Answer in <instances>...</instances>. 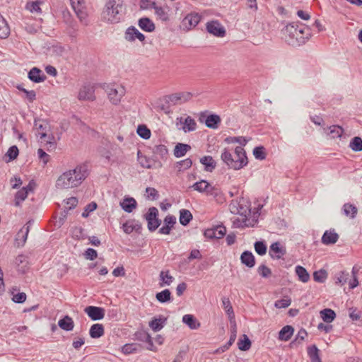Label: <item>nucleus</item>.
I'll return each mask as SVG.
<instances>
[{
  "label": "nucleus",
  "instance_id": "1",
  "mask_svg": "<svg viewBox=\"0 0 362 362\" xmlns=\"http://www.w3.org/2000/svg\"><path fill=\"white\" fill-rule=\"evenodd\" d=\"M89 170L86 164L77 165L74 170L62 173L56 182L59 189H69L77 187L88 176Z\"/></svg>",
  "mask_w": 362,
  "mask_h": 362
},
{
  "label": "nucleus",
  "instance_id": "2",
  "mask_svg": "<svg viewBox=\"0 0 362 362\" xmlns=\"http://www.w3.org/2000/svg\"><path fill=\"white\" fill-rule=\"evenodd\" d=\"M286 42L293 46L298 47L304 45L311 37V32L308 27L303 24H288L284 30Z\"/></svg>",
  "mask_w": 362,
  "mask_h": 362
},
{
  "label": "nucleus",
  "instance_id": "3",
  "mask_svg": "<svg viewBox=\"0 0 362 362\" xmlns=\"http://www.w3.org/2000/svg\"><path fill=\"white\" fill-rule=\"evenodd\" d=\"M124 10L123 0H106L102 11V18L109 23H118L124 18Z\"/></svg>",
  "mask_w": 362,
  "mask_h": 362
},
{
  "label": "nucleus",
  "instance_id": "4",
  "mask_svg": "<svg viewBox=\"0 0 362 362\" xmlns=\"http://www.w3.org/2000/svg\"><path fill=\"white\" fill-rule=\"evenodd\" d=\"M236 158L233 157L228 149L224 148L221 155V158L226 165L233 170H240L248 163L246 152L242 146L235 148Z\"/></svg>",
  "mask_w": 362,
  "mask_h": 362
},
{
  "label": "nucleus",
  "instance_id": "5",
  "mask_svg": "<svg viewBox=\"0 0 362 362\" xmlns=\"http://www.w3.org/2000/svg\"><path fill=\"white\" fill-rule=\"evenodd\" d=\"M103 88L107 92L108 98L113 105L119 104L122 97L124 95V89L122 86L104 84Z\"/></svg>",
  "mask_w": 362,
  "mask_h": 362
},
{
  "label": "nucleus",
  "instance_id": "6",
  "mask_svg": "<svg viewBox=\"0 0 362 362\" xmlns=\"http://www.w3.org/2000/svg\"><path fill=\"white\" fill-rule=\"evenodd\" d=\"M158 216V210L154 206L150 207L148 212L144 215L147 221L148 229L151 232L155 231L161 224V220Z\"/></svg>",
  "mask_w": 362,
  "mask_h": 362
},
{
  "label": "nucleus",
  "instance_id": "7",
  "mask_svg": "<svg viewBox=\"0 0 362 362\" xmlns=\"http://www.w3.org/2000/svg\"><path fill=\"white\" fill-rule=\"evenodd\" d=\"M202 19V16L197 12H190L182 21V25L184 29L189 30L196 27Z\"/></svg>",
  "mask_w": 362,
  "mask_h": 362
},
{
  "label": "nucleus",
  "instance_id": "8",
  "mask_svg": "<svg viewBox=\"0 0 362 362\" xmlns=\"http://www.w3.org/2000/svg\"><path fill=\"white\" fill-rule=\"evenodd\" d=\"M78 98L80 100L94 101L95 100V86L90 83L83 86L78 92Z\"/></svg>",
  "mask_w": 362,
  "mask_h": 362
},
{
  "label": "nucleus",
  "instance_id": "9",
  "mask_svg": "<svg viewBox=\"0 0 362 362\" xmlns=\"http://www.w3.org/2000/svg\"><path fill=\"white\" fill-rule=\"evenodd\" d=\"M207 32L216 37H223L226 35V30L218 21H211L206 23Z\"/></svg>",
  "mask_w": 362,
  "mask_h": 362
},
{
  "label": "nucleus",
  "instance_id": "10",
  "mask_svg": "<svg viewBox=\"0 0 362 362\" xmlns=\"http://www.w3.org/2000/svg\"><path fill=\"white\" fill-rule=\"evenodd\" d=\"M192 97L190 92L175 93L166 96L167 101L173 105L182 103L189 101Z\"/></svg>",
  "mask_w": 362,
  "mask_h": 362
},
{
  "label": "nucleus",
  "instance_id": "11",
  "mask_svg": "<svg viewBox=\"0 0 362 362\" xmlns=\"http://www.w3.org/2000/svg\"><path fill=\"white\" fill-rule=\"evenodd\" d=\"M226 233V228L223 226H216L205 230L204 235L209 239H220Z\"/></svg>",
  "mask_w": 362,
  "mask_h": 362
},
{
  "label": "nucleus",
  "instance_id": "12",
  "mask_svg": "<svg viewBox=\"0 0 362 362\" xmlns=\"http://www.w3.org/2000/svg\"><path fill=\"white\" fill-rule=\"evenodd\" d=\"M84 312L92 320H100L104 318L105 310L103 308L96 306H87Z\"/></svg>",
  "mask_w": 362,
  "mask_h": 362
},
{
  "label": "nucleus",
  "instance_id": "13",
  "mask_svg": "<svg viewBox=\"0 0 362 362\" xmlns=\"http://www.w3.org/2000/svg\"><path fill=\"white\" fill-rule=\"evenodd\" d=\"M30 221H28L20 230L17 233L15 238L16 245L18 247H23L27 240L30 230Z\"/></svg>",
  "mask_w": 362,
  "mask_h": 362
},
{
  "label": "nucleus",
  "instance_id": "14",
  "mask_svg": "<svg viewBox=\"0 0 362 362\" xmlns=\"http://www.w3.org/2000/svg\"><path fill=\"white\" fill-rule=\"evenodd\" d=\"M124 38L129 42H133L136 39L143 42L145 40V36L138 29L134 26L129 27L125 32Z\"/></svg>",
  "mask_w": 362,
  "mask_h": 362
},
{
  "label": "nucleus",
  "instance_id": "15",
  "mask_svg": "<svg viewBox=\"0 0 362 362\" xmlns=\"http://www.w3.org/2000/svg\"><path fill=\"white\" fill-rule=\"evenodd\" d=\"M286 253V248L282 247L279 242H275L270 245L269 255L272 258L281 259Z\"/></svg>",
  "mask_w": 362,
  "mask_h": 362
},
{
  "label": "nucleus",
  "instance_id": "16",
  "mask_svg": "<svg viewBox=\"0 0 362 362\" xmlns=\"http://www.w3.org/2000/svg\"><path fill=\"white\" fill-rule=\"evenodd\" d=\"M28 77L31 81L36 83L43 82L47 78L42 71L37 67L32 68L28 72Z\"/></svg>",
  "mask_w": 362,
  "mask_h": 362
},
{
  "label": "nucleus",
  "instance_id": "17",
  "mask_svg": "<svg viewBox=\"0 0 362 362\" xmlns=\"http://www.w3.org/2000/svg\"><path fill=\"white\" fill-rule=\"evenodd\" d=\"M338 239L339 235L335 232L334 229H330L324 233L321 240L324 245H329L336 243Z\"/></svg>",
  "mask_w": 362,
  "mask_h": 362
},
{
  "label": "nucleus",
  "instance_id": "18",
  "mask_svg": "<svg viewBox=\"0 0 362 362\" xmlns=\"http://www.w3.org/2000/svg\"><path fill=\"white\" fill-rule=\"evenodd\" d=\"M230 211L233 214H239V215L245 217L243 222L245 223L247 221V213L250 211V209H249V207L247 206H244L241 203H237V204H231L230 205Z\"/></svg>",
  "mask_w": 362,
  "mask_h": 362
},
{
  "label": "nucleus",
  "instance_id": "19",
  "mask_svg": "<svg viewBox=\"0 0 362 362\" xmlns=\"http://www.w3.org/2000/svg\"><path fill=\"white\" fill-rule=\"evenodd\" d=\"M120 206L125 212L131 213L136 208L137 203L133 197H124V199L120 202Z\"/></svg>",
  "mask_w": 362,
  "mask_h": 362
},
{
  "label": "nucleus",
  "instance_id": "20",
  "mask_svg": "<svg viewBox=\"0 0 362 362\" xmlns=\"http://www.w3.org/2000/svg\"><path fill=\"white\" fill-rule=\"evenodd\" d=\"M58 326L63 330L70 332L74 327V322L71 317L65 315L58 321Z\"/></svg>",
  "mask_w": 362,
  "mask_h": 362
},
{
  "label": "nucleus",
  "instance_id": "21",
  "mask_svg": "<svg viewBox=\"0 0 362 362\" xmlns=\"http://www.w3.org/2000/svg\"><path fill=\"white\" fill-rule=\"evenodd\" d=\"M241 263L249 268H252L255 264V259L250 251L245 250L240 255Z\"/></svg>",
  "mask_w": 362,
  "mask_h": 362
},
{
  "label": "nucleus",
  "instance_id": "22",
  "mask_svg": "<svg viewBox=\"0 0 362 362\" xmlns=\"http://www.w3.org/2000/svg\"><path fill=\"white\" fill-rule=\"evenodd\" d=\"M138 25L141 30L146 32H153L156 28L154 23L147 17L140 18Z\"/></svg>",
  "mask_w": 362,
  "mask_h": 362
},
{
  "label": "nucleus",
  "instance_id": "23",
  "mask_svg": "<svg viewBox=\"0 0 362 362\" xmlns=\"http://www.w3.org/2000/svg\"><path fill=\"white\" fill-rule=\"evenodd\" d=\"M221 122V117L218 115L211 114L206 117L204 123L207 127L216 129L218 127Z\"/></svg>",
  "mask_w": 362,
  "mask_h": 362
},
{
  "label": "nucleus",
  "instance_id": "24",
  "mask_svg": "<svg viewBox=\"0 0 362 362\" xmlns=\"http://www.w3.org/2000/svg\"><path fill=\"white\" fill-rule=\"evenodd\" d=\"M104 333V326L102 324H94L89 329L90 337L93 339L100 338L103 336Z\"/></svg>",
  "mask_w": 362,
  "mask_h": 362
},
{
  "label": "nucleus",
  "instance_id": "25",
  "mask_svg": "<svg viewBox=\"0 0 362 362\" xmlns=\"http://www.w3.org/2000/svg\"><path fill=\"white\" fill-rule=\"evenodd\" d=\"M151 5L153 6V8L155 11V14L159 18L160 20L163 22L170 21L168 12L165 9V8L158 6L156 3H153Z\"/></svg>",
  "mask_w": 362,
  "mask_h": 362
},
{
  "label": "nucleus",
  "instance_id": "26",
  "mask_svg": "<svg viewBox=\"0 0 362 362\" xmlns=\"http://www.w3.org/2000/svg\"><path fill=\"white\" fill-rule=\"evenodd\" d=\"M167 321V318L163 316H160L159 318L154 317L149 322V327L154 331L158 332L163 329L164 325H165Z\"/></svg>",
  "mask_w": 362,
  "mask_h": 362
},
{
  "label": "nucleus",
  "instance_id": "27",
  "mask_svg": "<svg viewBox=\"0 0 362 362\" xmlns=\"http://www.w3.org/2000/svg\"><path fill=\"white\" fill-rule=\"evenodd\" d=\"M200 163L204 165V170L207 172H212L216 166V163L210 156H205L201 158Z\"/></svg>",
  "mask_w": 362,
  "mask_h": 362
},
{
  "label": "nucleus",
  "instance_id": "28",
  "mask_svg": "<svg viewBox=\"0 0 362 362\" xmlns=\"http://www.w3.org/2000/svg\"><path fill=\"white\" fill-rule=\"evenodd\" d=\"M154 156L159 157L160 159L165 160L168 158V150L165 145H156L152 150Z\"/></svg>",
  "mask_w": 362,
  "mask_h": 362
},
{
  "label": "nucleus",
  "instance_id": "29",
  "mask_svg": "<svg viewBox=\"0 0 362 362\" xmlns=\"http://www.w3.org/2000/svg\"><path fill=\"white\" fill-rule=\"evenodd\" d=\"M294 332V329L291 325L284 326L279 332V339L281 341H288Z\"/></svg>",
  "mask_w": 362,
  "mask_h": 362
},
{
  "label": "nucleus",
  "instance_id": "30",
  "mask_svg": "<svg viewBox=\"0 0 362 362\" xmlns=\"http://www.w3.org/2000/svg\"><path fill=\"white\" fill-rule=\"evenodd\" d=\"M191 149V146L187 144L177 143L174 148V156L176 158L184 156Z\"/></svg>",
  "mask_w": 362,
  "mask_h": 362
},
{
  "label": "nucleus",
  "instance_id": "31",
  "mask_svg": "<svg viewBox=\"0 0 362 362\" xmlns=\"http://www.w3.org/2000/svg\"><path fill=\"white\" fill-rule=\"evenodd\" d=\"M180 123H183L184 126L182 127V129L185 132H192L197 128V123L195 120L192 118L190 116H187L184 122H182V118H180Z\"/></svg>",
  "mask_w": 362,
  "mask_h": 362
},
{
  "label": "nucleus",
  "instance_id": "32",
  "mask_svg": "<svg viewBox=\"0 0 362 362\" xmlns=\"http://www.w3.org/2000/svg\"><path fill=\"white\" fill-rule=\"evenodd\" d=\"M193 216L190 211L182 209L180 211L179 221L182 226H186L192 220Z\"/></svg>",
  "mask_w": 362,
  "mask_h": 362
},
{
  "label": "nucleus",
  "instance_id": "33",
  "mask_svg": "<svg viewBox=\"0 0 362 362\" xmlns=\"http://www.w3.org/2000/svg\"><path fill=\"white\" fill-rule=\"evenodd\" d=\"M182 322L192 329H196L200 327V323L197 322V319L192 315H185L182 317Z\"/></svg>",
  "mask_w": 362,
  "mask_h": 362
},
{
  "label": "nucleus",
  "instance_id": "34",
  "mask_svg": "<svg viewBox=\"0 0 362 362\" xmlns=\"http://www.w3.org/2000/svg\"><path fill=\"white\" fill-rule=\"evenodd\" d=\"M308 355L311 362H322L320 357V350L313 344L308 347Z\"/></svg>",
  "mask_w": 362,
  "mask_h": 362
},
{
  "label": "nucleus",
  "instance_id": "35",
  "mask_svg": "<svg viewBox=\"0 0 362 362\" xmlns=\"http://www.w3.org/2000/svg\"><path fill=\"white\" fill-rule=\"evenodd\" d=\"M320 317L326 323L332 322L336 317L335 312L330 308H325L320 311Z\"/></svg>",
  "mask_w": 362,
  "mask_h": 362
},
{
  "label": "nucleus",
  "instance_id": "36",
  "mask_svg": "<svg viewBox=\"0 0 362 362\" xmlns=\"http://www.w3.org/2000/svg\"><path fill=\"white\" fill-rule=\"evenodd\" d=\"M295 272H296V275L298 277L299 281H300L303 283H306L309 281L310 274L307 272L305 268H304L303 267H302L300 265L296 266L295 268Z\"/></svg>",
  "mask_w": 362,
  "mask_h": 362
},
{
  "label": "nucleus",
  "instance_id": "37",
  "mask_svg": "<svg viewBox=\"0 0 362 362\" xmlns=\"http://www.w3.org/2000/svg\"><path fill=\"white\" fill-rule=\"evenodd\" d=\"M18 290L17 287H13L10 290L11 295L12 296L11 299L16 303H23L26 300L27 296L24 292H19L15 294L14 291Z\"/></svg>",
  "mask_w": 362,
  "mask_h": 362
},
{
  "label": "nucleus",
  "instance_id": "38",
  "mask_svg": "<svg viewBox=\"0 0 362 362\" xmlns=\"http://www.w3.org/2000/svg\"><path fill=\"white\" fill-rule=\"evenodd\" d=\"M10 34V28L6 21L3 18L0 13V38L5 39L8 37Z\"/></svg>",
  "mask_w": 362,
  "mask_h": 362
},
{
  "label": "nucleus",
  "instance_id": "39",
  "mask_svg": "<svg viewBox=\"0 0 362 362\" xmlns=\"http://www.w3.org/2000/svg\"><path fill=\"white\" fill-rule=\"evenodd\" d=\"M191 188H193L194 190L199 192H208L210 184L205 180H201L199 182H196L193 185L190 187Z\"/></svg>",
  "mask_w": 362,
  "mask_h": 362
},
{
  "label": "nucleus",
  "instance_id": "40",
  "mask_svg": "<svg viewBox=\"0 0 362 362\" xmlns=\"http://www.w3.org/2000/svg\"><path fill=\"white\" fill-rule=\"evenodd\" d=\"M42 4L41 1H28L25 8L33 13H41L42 9L40 5Z\"/></svg>",
  "mask_w": 362,
  "mask_h": 362
},
{
  "label": "nucleus",
  "instance_id": "41",
  "mask_svg": "<svg viewBox=\"0 0 362 362\" xmlns=\"http://www.w3.org/2000/svg\"><path fill=\"white\" fill-rule=\"evenodd\" d=\"M137 160L142 168L147 169L152 168L151 160L144 155L140 151L137 152Z\"/></svg>",
  "mask_w": 362,
  "mask_h": 362
},
{
  "label": "nucleus",
  "instance_id": "42",
  "mask_svg": "<svg viewBox=\"0 0 362 362\" xmlns=\"http://www.w3.org/2000/svg\"><path fill=\"white\" fill-rule=\"evenodd\" d=\"M156 300L161 303H167L171 300V292L169 289H165L156 295Z\"/></svg>",
  "mask_w": 362,
  "mask_h": 362
},
{
  "label": "nucleus",
  "instance_id": "43",
  "mask_svg": "<svg viewBox=\"0 0 362 362\" xmlns=\"http://www.w3.org/2000/svg\"><path fill=\"white\" fill-rule=\"evenodd\" d=\"M343 210H344V214L346 216H349L351 218H354L356 217V216L357 214V211H358L357 208L354 205L349 204V203H346V204H344Z\"/></svg>",
  "mask_w": 362,
  "mask_h": 362
},
{
  "label": "nucleus",
  "instance_id": "44",
  "mask_svg": "<svg viewBox=\"0 0 362 362\" xmlns=\"http://www.w3.org/2000/svg\"><path fill=\"white\" fill-rule=\"evenodd\" d=\"M222 304L224 310H226V313L228 314L230 320L235 317V314L233 312V307L231 305L230 301L228 298L223 297L222 298Z\"/></svg>",
  "mask_w": 362,
  "mask_h": 362
},
{
  "label": "nucleus",
  "instance_id": "45",
  "mask_svg": "<svg viewBox=\"0 0 362 362\" xmlns=\"http://www.w3.org/2000/svg\"><path fill=\"white\" fill-rule=\"evenodd\" d=\"M238 349L241 351H247L251 347V341L246 334L243 335L238 342Z\"/></svg>",
  "mask_w": 362,
  "mask_h": 362
},
{
  "label": "nucleus",
  "instance_id": "46",
  "mask_svg": "<svg viewBox=\"0 0 362 362\" xmlns=\"http://www.w3.org/2000/svg\"><path fill=\"white\" fill-rule=\"evenodd\" d=\"M330 135L332 139L340 138L344 133V129L339 125H332L329 127Z\"/></svg>",
  "mask_w": 362,
  "mask_h": 362
},
{
  "label": "nucleus",
  "instance_id": "47",
  "mask_svg": "<svg viewBox=\"0 0 362 362\" xmlns=\"http://www.w3.org/2000/svg\"><path fill=\"white\" fill-rule=\"evenodd\" d=\"M349 147L355 152L362 151V139L359 136L354 137L349 144Z\"/></svg>",
  "mask_w": 362,
  "mask_h": 362
},
{
  "label": "nucleus",
  "instance_id": "48",
  "mask_svg": "<svg viewBox=\"0 0 362 362\" xmlns=\"http://www.w3.org/2000/svg\"><path fill=\"white\" fill-rule=\"evenodd\" d=\"M137 339L146 342L148 344V349L152 350L153 346V341L150 334L147 332H140L136 334Z\"/></svg>",
  "mask_w": 362,
  "mask_h": 362
},
{
  "label": "nucleus",
  "instance_id": "49",
  "mask_svg": "<svg viewBox=\"0 0 362 362\" xmlns=\"http://www.w3.org/2000/svg\"><path fill=\"white\" fill-rule=\"evenodd\" d=\"M192 165V160L187 158L185 160L178 161L176 163V167L177 168L178 172L185 171L189 168H190Z\"/></svg>",
  "mask_w": 362,
  "mask_h": 362
},
{
  "label": "nucleus",
  "instance_id": "50",
  "mask_svg": "<svg viewBox=\"0 0 362 362\" xmlns=\"http://www.w3.org/2000/svg\"><path fill=\"white\" fill-rule=\"evenodd\" d=\"M28 197V189L22 188L18 191L15 195V205L19 206L21 202L24 201Z\"/></svg>",
  "mask_w": 362,
  "mask_h": 362
},
{
  "label": "nucleus",
  "instance_id": "51",
  "mask_svg": "<svg viewBox=\"0 0 362 362\" xmlns=\"http://www.w3.org/2000/svg\"><path fill=\"white\" fill-rule=\"evenodd\" d=\"M136 132L139 136L144 139H149L151 135L150 129L144 124L139 125L137 127Z\"/></svg>",
  "mask_w": 362,
  "mask_h": 362
},
{
  "label": "nucleus",
  "instance_id": "52",
  "mask_svg": "<svg viewBox=\"0 0 362 362\" xmlns=\"http://www.w3.org/2000/svg\"><path fill=\"white\" fill-rule=\"evenodd\" d=\"M327 278V273L325 269H320L313 273V279L316 282L324 283Z\"/></svg>",
  "mask_w": 362,
  "mask_h": 362
},
{
  "label": "nucleus",
  "instance_id": "53",
  "mask_svg": "<svg viewBox=\"0 0 362 362\" xmlns=\"http://www.w3.org/2000/svg\"><path fill=\"white\" fill-rule=\"evenodd\" d=\"M358 271H359V269L356 266L353 267L352 271H351L352 279H351L349 283V288L351 289L356 288L358 285V278L356 276Z\"/></svg>",
  "mask_w": 362,
  "mask_h": 362
},
{
  "label": "nucleus",
  "instance_id": "54",
  "mask_svg": "<svg viewBox=\"0 0 362 362\" xmlns=\"http://www.w3.org/2000/svg\"><path fill=\"white\" fill-rule=\"evenodd\" d=\"M308 335V332H306L305 329H300L296 338L294 339L293 341H291V345L293 346V345H295V344H300L302 343V341L305 339V338L307 337Z\"/></svg>",
  "mask_w": 362,
  "mask_h": 362
},
{
  "label": "nucleus",
  "instance_id": "55",
  "mask_svg": "<svg viewBox=\"0 0 362 362\" xmlns=\"http://www.w3.org/2000/svg\"><path fill=\"white\" fill-rule=\"evenodd\" d=\"M225 141L228 144L239 143L241 146H245L247 143V139L243 136H228L226 138Z\"/></svg>",
  "mask_w": 362,
  "mask_h": 362
},
{
  "label": "nucleus",
  "instance_id": "56",
  "mask_svg": "<svg viewBox=\"0 0 362 362\" xmlns=\"http://www.w3.org/2000/svg\"><path fill=\"white\" fill-rule=\"evenodd\" d=\"M255 252L262 256L266 254L267 252V245L263 241H257L255 242Z\"/></svg>",
  "mask_w": 362,
  "mask_h": 362
},
{
  "label": "nucleus",
  "instance_id": "57",
  "mask_svg": "<svg viewBox=\"0 0 362 362\" xmlns=\"http://www.w3.org/2000/svg\"><path fill=\"white\" fill-rule=\"evenodd\" d=\"M253 155L256 159L264 160L266 158L265 148L263 146H257L253 149Z\"/></svg>",
  "mask_w": 362,
  "mask_h": 362
},
{
  "label": "nucleus",
  "instance_id": "58",
  "mask_svg": "<svg viewBox=\"0 0 362 362\" xmlns=\"http://www.w3.org/2000/svg\"><path fill=\"white\" fill-rule=\"evenodd\" d=\"M160 280L164 282L165 284L169 286L174 280V277L169 274V271H161L160 273Z\"/></svg>",
  "mask_w": 362,
  "mask_h": 362
},
{
  "label": "nucleus",
  "instance_id": "59",
  "mask_svg": "<svg viewBox=\"0 0 362 362\" xmlns=\"http://www.w3.org/2000/svg\"><path fill=\"white\" fill-rule=\"evenodd\" d=\"M291 298L285 297L284 298L276 300L274 303V306L277 308H286L288 307L291 305Z\"/></svg>",
  "mask_w": 362,
  "mask_h": 362
},
{
  "label": "nucleus",
  "instance_id": "60",
  "mask_svg": "<svg viewBox=\"0 0 362 362\" xmlns=\"http://www.w3.org/2000/svg\"><path fill=\"white\" fill-rule=\"evenodd\" d=\"M18 153L19 151L18 147L16 146H12L8 148L6 156L8 157V160H13L18 157Z\"/></svg>",
  "mask_w": 362,
  "mask_h": 362
},
{
  "label": "nucleus",
  "instance_id": "61",
  "mask_svg": "<svg viewBox=\"0 0 362 362\" xmlns=\"http://www.w3.org/2000/svg\"><path fill=\"white\" fill-rule=\"evenodd\" d=\"M97 204L92 202L85 206L84 211L82 213V216L86 218L89 216V214L97 209Z\"/></svg>",
  "mask_w": 362,
  "mask_h": 362
},
{
  "label": "nucleus",
  "instance_id": "62",
  "mask_svg": "<svg viewBox=\"0 0 362 362\" xmlns=\"http://www.w3.org/2000/svg\"><path fill=\"white\" fill-rule=\"evenodd\" d=\"M259 275L263 278H268L272 274L271 269L264 264H262L258 268Z\"/></svg>",
  "mask_w": 362,
  "mask_h": 362
},
{
  "label": "nucleus",
  "instance_id": "63",
  "mask_svg": "<svg viewBox=\"0 0 362 362\" xmlns=\"http://www.w3.org/2000/svg\"><path fill=\"white\" fill-rule=\"evenodd\" d=\"M74 236L77 240H84L86 236L84 234V229L81 227H76L73 231Z\"/></svg>",
  "mask_w": 362,
  "mask_h": 362
},
{
  "label": "nucleus",
  "instance_id": "64",
  "mask_svg": "<svg viewBox=\"0 0 362 362\" xmlns=\"http://www.w3.org/2000/svg\"><path fill=\"white\" fill-rule=\"evenodd\" d=\"M84 257L86 259L94 260L98 257V252L93 248H88L84 253Z\"/></svg>",
  "mask_w": 362,
  "mask_h": 362
}]
</instances>
